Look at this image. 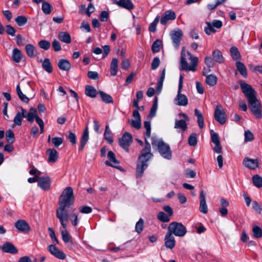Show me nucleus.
Listing matches in <instances>:
<instances>
[{
	"instance_id": "1",
	"label": "nucleus",
	"mask_w": 262,
	"mask_h": 262,
	"mask_svg": "<svg viewBox=\"0 0 262 262\" xmlns=\"http://www.w3.org/2000/svg\"><path fill=\"white\" fill-rule=\"evenodd\" d=\"M145 144V146L141 151L140 155L138 158L136 173L137 178L142 177L144 171L148 167L147 162L153 157V154L151 152L150 144L146 139Z\"/></svg>"
},
{
	"instance_id": "2",
	"label": "nucleus",
	"mask_w": 262,
	"mask_h": 262,
	"mask_svg": "<svg viewBox=\"0 0 262 262\" xmlns=\"http://www.w3.org/2000/svg\"><path fill=\"white\" fill-rule=\"evenodd\" d=\"M74 202L73 189L71 187H67L63 189L59 198V207L56 210L66 211V208L72 205Z\"/></svg>"
},
{
	"instance_id": "3",
	"label": "nucleus",
	"mask_w": 262,
	"mask_h": 262,
	"mask_svg": "<svg viewBox=\"0 0 262 262\" xmlns=\"http://www.w3.org/2000/svg\"><path fill=\"white\" fill-rule=\"evenodd\" d=\"M152 146L157 147L160 155L165 159L170 160L172 157V152L170 146L161 139H158L156 137L151 138Z\"/></svg>"
},
{
	"instance_id": "4",
	"label": "nucleus",
	"mask_w": 262,
	"mask_h": 262,
	"mask_svg": "<svg viewBox=\"0 0 262 262\" xmlns=\"http://www.w3.org/2000/svg\"><path fill=\"white\" fill-rule=\"evenodd\" d=\"M187 55L189 56V59L191 61V64L189 65L185 58V52L184 49H182L181 55V70H185L187 71L195 72L196 70V66L198 62V58L197 57L192 56L189 52H187Z\"/></svg>"
},
{
	"instance_id": "5",
	"label": "nucleus",
	"mask_w": 262,
	"mask_h": 262,
	"mask_svg": "<svg viewBox=\"0 0 262 262\" xmlns=\"http://www.w3.org/2000/svg\"><path fill=\"white\" fill-rule=\"evenodd\" d=\"M167 232L172 235L183 237L186 234L187 229L181 223L172 222L169 225Z\"/></svg>"
},
{
	"instance_id": "6",
	"label": "nucleus",
	"mask_w": 262,
	"mask_h": 262,
	"mask_svg": "<svg viewBox=\"0 0 262 262\" xmlns=\"http://www.w3.org/2000/svg\"><path fill=\"white\" fill-rule=\"evenodd\" d=\"M249 107L257 119L262 118L261 105L256 96L248 100Z\"/></svg>"
},
{
	"instance_id": "7",
	"label": "nucleus",
	"mask_w": 262,
	"mask_h": 262,
	"mask_svg": "<svg viewBox=\"0 0 262 262\" xmlns=\"http://www.w3.org/2000/svg\"><path fill=\"white\" fill-rule=\"evenodd\" d=\"M242 92L244 94L248 100L256 97V91L252 88V86L246 83L243 80L239 81Z\"/></svg>"
},
{
	"instance_id": "8",
	"label": "nucleus",
	"mask_w": 262,
	"mask_h": 262,
	"mask_svg": "<svg viewBox=\"0 0 262 262\" xmlns=\"http://www.w3.org/2000/svg\"><path fill=\"white\" fill-rule=\"evenodd\" d=\"M170 35L172 41L173 47L176 49H178L183 35L182 31L179 29L172 30L170 32Z\"/></svg>"
},
{
	"instance_id": "9",
	"label": "nucleus",
	"mask_w": 262,
	"mask_h": 262,
	"mask_svg": "<svg viewBox=\"0 0 262 262\" xmlns=\"http://www.w3.org/2000/svg\"><path fill=\"white\" fill-rule=\"evenodd\" d=\"M119 141L120 146L126 151H128V147L133 142L132 136L129 133L125 132L122 138L119 139Z\"/></svg>"
},
{
	"instance_id": "10",
	"label": "nucleus",
	"mask_w": 262,
	"mask_h": 262,
	"mask_svg": "<svg viewBox=\"0 0 262 262\" xmlns=\"http://www.w3.org/2000/svg\"><path fill=\"white\" fill-rule=\"evenodd\" d=\"M214 117L216 121L224 124L226 121V114L221 105H217L215 110Z\"/></svg>"
},
{
	"instance_id": "11",
	"label": "nucleus",
	"mask_w": 262,
	"mask_h": 262,
	"mask_svg": "<svg viewBox=\"0 0 262 262\" xmlns=\"http://www.w3.org/2000/svg\"><path fill=\"white\" fill-rule=\"evenodd\" d=\"M182 90H178L176 97L174 99V103L178 106H186L188 103L187 96L181 93Z\"/></svg>"
},
{
	"instance_id": "12",
	"label": "nucleus",
	"mask_w": 262,
	"mask_h": 262,
	"mask_svg": "<svg viewBox=\"0 0 262 262\" xmlns=\"http://www.w3.org/2000/svg\"><path fill=\"white\" fill-rule=\"evenodd\" d=\"M51 180L49 177H41L38 178V185L43 190H48L50 189Z\"/></svg>"
},
{
	"instance_id": "13",
	"label": "nucleus",
	"mask_w": 262,
	"mask_h": 262,
	"mask_svg": "<svg viewBox=\"0 0 262 262\" xmlns=\"http://www.w3.org/2000/svg\"><path fill=\"white\" fill-rule=\"evenodd\" d=\"M56 216L59 220L64 230H66L67 224L64 222L68 221L69 215L67 211L56 210Z\"/></svg>"
},
{
	"instance_id": "14",
	"label": "nucleus",
	"mask_w": 262,
	"mask_h": 262,
	"mask_svg": "<svg viewBox=\"0 0 262 262\" xmlns=\"http://www.w3.org/2000/svg\"><path fill=\"white\" fill-rule=\"evenodd\" d=\"M200 211L204 214H206L208 212V207L205 200V193L203 190L200 192Z\"/></svg>"
},
{
	"instance_id": "15",
	"label": "nucleus",
	"mask_w": 262,
	"mask_h": 262,
	"mask_svg": "<svg viewBox=\"0 0 262 262\" xmlns=\"http://www.w3.org/2000/svg\"><path fill=\"white\" fill-rule=\"evenodd\" d=\"M15 227L20 232H28L30 230V227L28 223L24 220H18L15 223Z\"/></svg>"
},
{
	"instance_id": "16",
	"label": "nucleus",
	"mask_w": 262,
	"mask_h": 262,
	"mask_svg": "<svg viewBox=\"0 0 262 262\" xmlns=\"http://www.w3.org/2000/svg\"><path fill=\"white\" fill-rule=\"evenodd\" d=\"M176 15L172 11H166L162 16L160 23L162 25H165L168 20L175 19Z\"/></svg>"
},
{
	"instance_id": "17",
	"label": "nucleus",
	"mask_w": 262,
	"mask_h": 262,
	"mask_svg": "<svg viewBox=\"0 0 262 262\" xmlns=\"http://www.w3.org/2000/svg\"><path fill=\"white\" fill-rule=\"evenodd\" d=\"M243 163L244 166L251 169H255L258 167V162L257 159L246 157L244 159Z\"/></svg>"
},
{
	"instance_id": "18",
	"label": "nucleus",
	"mask_w": 262,
	"mask_h": 262,
	"mask_svg": "<svg viewBox=\"0 0 262 262\" xmlns=\"http://www.w3.org/2000/svg\"><path fill=\"white\" fill-rule=\"evenodd\" d=\"M165 245L169 249H172L175 246L176 241L174 236L167 232L164 238Z\"/></svg>"
},
{
	"instance_id": "19",
	"label": "nucleus",
	"mask_w": 262,
	"mask_h": 262,
	"mask_svg": "<svg viewBox=\"0 0 262 262\" xmlns=\"http://www.w3.org/2000/svg\"><path fill=\"white\" fill-rule=\"evenodd\" d=\"M107 157L110 161L112 162L113 163H111L110 162L108 161H106L105 162V164L107 166H110L113 167L117 168L116 166V165L118 164L119 163V161L116 159L115 155L114 153L110 150L108 152L107 154Z\"/></svg>"
},
{
	"instance_id": "20",
	"label": "nucleus",
	"mask_w": 262,
	"mask_h": 262,
	"mask_svg": "<svg viewBox=\"0 0 262 262\" xmlns=\"http://www.w3.org/2000/svg\"><path fill=\"white\" fill-rule=\"evenodd\" d=\"M116 4L120 7L123 8L128 10L134 9V6L130 0H119L116 1Z\"/></svg>"
},
{
	"instance_id": "21",
	"label": "nucleus",
	"mask_w": 262,
	"mask_h": 262,
	"mask_svg": "<svg viewBox=\"0 0 262 262\" xmlns=\"http://www.w3.org/2000/svg\"><path fill=\"white\" fill-rule=\"evenodd\" d=\"M2 249L5 252L11 254H15L18 252L15 246L12 243L9 242L5 243L2 247Z\"/></svg>"
},
{
	"instance_id": "22",
	"label": "nucleus",
	"mask_w": 262,
	"mask_h": 262,
	"mask_svg": "<svg viewBox=\"0 0 262 262\" xmlns=\"http://www.w3.org/2000/svg\"><path fill=\"white\" fill-rule=\"evenodd\" d=\"M89 139V130L88 127L86 126L85 128V130H84L83 134L82 135L81 140H80V146L79 147V150L82 151L84 146H85L88 141Z\"/></svg>"
},
{
	"instance_id": "23",
	"label": "nucleus",
	"mask_w": 262,
	"mask_h": 262,
	"mask_svg": "<svg viewBox=\"0 0 262 262\" xmlns=\"http://www.w3.org/2000/svg\"><path fill=\"white\" fill-rule=\"evenodd\" d=\"M58 67L61 70L68 71L71 68V64L68 60L61 59L58 61Z\"/></svg>"
},
{
	"instance_id": "24",
	"label": "nucleus",
	"mask_w": 262,
	"mask_h": 262,
	"mask_svg": "<svg viewBox=\"0 0 262 262\" xmlns=\"http://www.w3.org/2000/svg\"><path fill=\"white\" fill-rule=\"evenodd\" d=\"M48 155V162L54 163L57 159V151L54 148H50L47 150Z\"/></svg>"
},
{
	"instance_id": "25",
	"label": "nucleus",
	"mask_w": 262,
	"mask_h": 262,
	"mask_svg": "<svg viewBox=\"0 0 262 262\" xmlns=\"http://www.w3.org/2000/svg\"><path fill=\"white\" fill-rule=\"evenodd\" d=\"M25 50L28 56L30 58L35 57L37 54L36 48L32 44H28L26 46Z\"/></svg>"
},
{
	"instance_id": "26",
	"label": "nucleus",
	"mask_w": 262,
	"mask_h": 262,
	"mask_svg": "<svg viewBox=\"0 0 262 262\" xmlns=\"http://www.w3.org/2000/svg\"><path fill=\"white\" fill-rule=\"evenodd\" d=\"M213 59L219 63H223L225 59L223 56L222 53L219 50H215L212 52Z\"/></svg>"
},
{
	"instance_id": "27",
	"label": "nucleus",
	"mask_w": 262,
	"mask_h": 262,
	"mask_svg": "<svg viewBox=\"0 0 262 262\" xmlns=\"http://www.w3.org/2000/svg\"><path fill=\"white\" fill-rule=\"evenodd\" d=\"M85 94L90 97L95 98L97 96V92L94 86L87 85L85 86Z\"/></svg>"
},
{
	"instance_id": "28",
	"label": "nucleus",
	"mask_w": 262,
	"mask_h": 262,
	"mask_svg": "<svg viewBox=\"0 0 262 262\" xmlns=\"http://www.w3.org/2000/svg\"><path fill=\"white\" fill-rule=\"evenodd\" d=\"M118 68V60L116 58H114L112 59L110 66V72L112 76H114L117 74Z\"/></svg>"
},
{
	"instance_id": "29",
	"label": "nucleus",
	"mask_w": 262,
	"mask_h": 262,
	"mask_svg": "<svg viewBox=\"0 0 262 262\" xmlns=\"http://www.w3.org/2000/svg\"><path fill=\"white\" fill-rule=\"evenodd\" d=\"M59 39L66 43L71 42V38L70 34L67 32H60L58 34Z\"/></svg>"
},
{
	"instance_id": "30",
	"label": "nucleus",
	"mask_w": 262,
	"mask_h": 262,
	"mask_svg": "<svg viewBox=\"0 0 262 262\" xmlns=\"http://www.w3.org/2000/svg\"><path fill=\"white\" fill-rule=\"evenodd\" d=\"M174 127L177 129H181L184 132L187 128V124L185 120L176 119Z\"/></svg>"
},
{
	"instance_id": "31",
	"label": "nucleus",
	"mask_w": 262,
	"mask_h": 262,
	"mask_svg": "<svg viewBox=\"0 0 262 262\" xmlns=\"http://www.w3.org/2000/svg\"><path fill=\"white\" fill-rule=\"evenodd\" d=\"M236 67L240 74L245 78L247 77V70L243 63L239 61L236 62Z\"/></svg>"
},
{
	"instance_id": "32",
	"label": "nucleus",
	"mask_w": 262,
	"mask_h": 262,
	"mask_svg": "<svg viewBox=\"0 0 262 262\" xmlns=\"http://www.w3.org/2000/svg\"><path fill=\"white\" fill-rule=\"evenodd\" d=\"M22 54L20 51L17 49L15 48L13 50L12 58L13 60L16 62L18 63L21 59Z\"/></svg>"
},
{
	"instance_id": "33",
	"label": "nucleus",
	"mask_w": 262,
	"mask_h": 262,
	"mask_svg": "<svg viewBox=\"0 0 262 262\" xmlns=\"http://www.w3.org/2000/svg\"><path fill=\"white\" fill-rule=\"evenodd\" d=\"M230 51L231 56L234 60H237V61L241 59L240 53L236 47H232Z\"/></svg>"
},
{
	"instance_id": "34",
	"label": "nucleus",
	"mask_w": 262,
	"mask_h": 262,
	"mask_svg": "<svg viewBox=\"0 0 262 262\" xmlns=\"http://www.w3.org/2000/svg\"><path fill=\"white\" fill-rule=\"evenodd\" d=\"M194 115L197 117V121L200 128L204 127V117L200 111L198 109L194 110Z\"/></svg>"
},
{
	"instance_id": "35",
	"label": "nucleus",
	"mask_w": 262,
	"mask_h": 262,
	"mask_svg": "<svg viewBox=\"0 0 262 262\" xmlns=\"http://www.w3.org/2000/svg\"><path fill=\"white\" fill-rule=\"evenodd\" d=\"M16 92L19 98L21 101L26 103H28L30 99L26 96V95L23 93L19 84H18L16 86Z\"/></svg>"
},
{
	"instance_id": "36",
	"label": "nucleus",
	"mask_w": 262,
	"mask_h": 262,
	"mask_svg": "<svg viewBox=\"0 0 262 262\" xmlns=\"http://www.w3.org/2000/svg\"><path fill=\"white\" fill-rule=\"evenodd\" d=\"M42 68L49 73H51L53 71L52 66L49 58L45 59L42 64Z\"/></svg>"
},
{
	"instance_id": "37",
	"label": "nucleus",
	"mask_w": 262,
	"mask_h": 262,
	"mask_svg": "<svg viewBox=\"0 0 262 262\" xmlns=\"http://www.w3.org/2000/svg\"><path fill=\"white\" fill-rule=\"evenodd\" d=\"M99 94L102 101L105 103H113V99L112 96L102 91H99Z\"/></svg>"
},
{
	"instance_id": "38",
	"label": "nucleus",
	"mask_w": 262,
	"mask_h": 262,
	"mask_svg": "<svg viewBox=\"0 0 262 262\" xmlns=\"http://www.w3.org/2000/svg\"><path fill=\"white\" fill-rule=\"evenodd\" d=\"M36 113H37V111H36V108L31 107L30 109L29 112L28 113V114L27 115L28 117L27 118L28 121L29 122L32 123L34 121V118L36 119V117H38L37 116Z\"/></svg>"
},
{
	"instance_id": "39",
	"label": "nucleus",
	"mask_w": 262,
	"mask_h": 262,
	"mask_svg": "<svg viewBox=\"0 0 262 262\" xmlns=\"http://www.w3.org/2000/svg\"><path fill=\"white\" fill-rule=\"evenodd\" d=\"M206 82L210 86H214L217 82V77L212 74L206 76Z\"/></svg>"
},
{
	"instance_id": "40",
	"label": "nucleus",
	"mask_w": 262,
	"mask_h": 262,
	"mask_svg": "<svg viewBox=\"0 0 262 262\" xmlns=\"http://www.w3.org/2000/svg\"><path fill=\"white\" fill-rule=\"evenodd\" d=\"M157 219L163 223H168L170 220V216L162 211L159 212L158 213Z\"/></svg>"
},
{
	"instance_id": "41",
	"label": "nucleus",
	"mask_w": 262,
	"mask_h": 262,
	"mask_svg": "<svg viewBox=\"0 0 262 262\" xmlns=\"http://www.w3.org/2000/svg\"><path fill=\"white\" fill-rule=\"evenodd\" d=\"M104 136L105 139L107 141L108 143L112 144L113 142V139L111 136V131L109 129L108 125L105 126Z\"/></svg>"
},
{
	"instance_id": "42",
	"label": "nucleus",
	"mask_w": 262,
	"mask_h": 262,
	"mask_svg": "<svg viewBox=\"0 0 262 262\" xmlns=\"http://www.w3.org/2000/svg\"><path fill=\"white\" fill-rule=\"evenodd\" d=\"M252 182L257 187H262V178L258 174L254 175L252 178Z\"/></svg>"
},
{
	"instance_id": "43",
	"label": "nucleus",
	"mask_w": 262,
	"mask_h": 262,
	"mask_svg": "<svg viewBox=\"0 0 262 262\" xmlns=\"http://www.w3.org/2000/svg\"><path fill=\"white\" fill-rule=\"evenodd\" d=\"M165 73L166 70L165 69H164L162 70L160 79L157 83V91H160L161 90L165 76Z\"/></svg>"
},
{
	"instance_id": "44",
	"label": "nucleus",
	"mask_w": 262,
	"mask_h": 262,
	"mask_svg": "<svg viewBox=\"0 0 262 262\" xmlns=\"http://www.w3.org/2000/svg\"><path fill=\"white\" fill-rule=\"evenodd\" d=\"M42 4V10L46 14H49L51 12L52 6L47 2L43 1Z\"/></svg>"
},
{
	"instance_id": "45",
	"label": "nucleus",
	"mask_w": 262,
	"mask_h": 262,
	"mask_svg": "<svg viewBox=\"0 0 262 262\" xmlns=\"http://www.w3.org/2000/svg\"><path fill=\"white\" fill-rule=\"evenodd\" d=\"M162 45V41L160 39H157L155 40L151 47V50L153 53H157L159 52L160 51V47Z\"/></svg>"
},
{
	"instance_id": "46",
	"label": "nucleus",
	"mask_w": 262,
	"mask_h": 262,
	"mask_svg": "<svg viewBox=\"0 0 262 262\" xmlns=\"http://www.w3.org/2000/svg\"><path fill=\"white\" fill-rule=\"evenodd\" d=\"M144 221L142 218H140L139 221L136 223L135 226V230L138 233H141L143 229Z\"/></svg>"
},
{
	"instance_id": "47",
	"label": "nucleus",
	"mask_w": 262,
	"mask_h": 262,
	"mask_svg": "<svg viewBox=\"0 0 262 262\" xmlns=\"http://www.w3.org/2000/svg\"><path fill=\"white\" fill-rule=\"evenodd\" d=\"M206 24L207 26L204 28V31L206 34L209 35L212 33H214L216 32V30L214 29L211 23L206 22Z\"/></svg>"
},
{
	"instance_id": "48",
	"label": "nucleus",
	"mask_w": 262,
	"mask_h": 262,
	"mask_svg": "<svg viewBox=\"0 0 262 262\" xmlns=\"http://www.w3.org/2000/svg\"><path fill=\"white\" fill-rule=\"evenodd\" d=\"M22 120L23 117L21 116L20 113H17L13 119L14 124L12 125V127H13L15 125L20 126L21 125Z\"/></svg>"
},
{
	"instance_id": "49",
	"label": "nucleus",
	"mask_w": 262,
	"mask_h": 262,
	"mask_svg": "<svg viewBox=\"0 0 262 262\" xmlns=\"http://www.w3.org/2000/svg\"><path fill=\"white\" fill-rule=\"evenodd\" d=\"M252 232L254 236L256 238H260L262 236L261 229L259 226L257 225H254L253 227Z\"/></svg>"
},
{
	"instance_id": "50",
	"label": "nucleus",
	"mask_w": 262,
	"mask_h": 262,
	"mask_svg": "<svg viewBox=\"0 0 262 262\" xmlns=\"http://www.w3.org/2000/svg\"><path fill=\"white\" fill-rule=\"evenodd\" d=\"M188 141L190 146H195L197 144L196 134L195 133L191 134L188 138Z\"/></svg>"
},
{
	"instance_id": "51",
	"label": "nucleus",
	"mask_w": 262,
	"mask_h": 262,
	"mask_svg": "<svg viewBox=\"0 0 262 262\" xmlns=\"http://www.w3.org/2000/svg\"><path fill=\"white\" fill-rule=\"evenodd\" d=\"M158 108V103L157 98H155V100L152 104V106L150 109V113L148 117L150 118H152L155 115L156 113Z\"/></svg>"
},
{
	"instance_id": "52",
	"label": "nucleus",
	"mask_w": 262,
	"mask_h": 262,
	"mask_svg": "<svg viewBox=\"0 0 262 262\" xmlns=\"http://www.w3.org/2000/svg\"><path fill=\"white\" fill-rule=\"evenodd\" d=\"M15 22L19 26H24L27 22V18L24 16H18L15 18Z\"/></svg>"
},
{
	"instance_id": "53",
	"label": "nucleus",
	"mask_w": 262,
	"mask_h": 262,
	"mask_svg": "<svg viewBox=\"0 0 262 262\" xmlns=\"http://www.w3.org/2000/svg\"><path fill=\"white\" fill-rule=\"evenodd\" d=\"M61 236L62 240L66 243L70 242L72 239V237L69 234L68 231L67 230H62L61 231Z\"/></svg>"
},
{
	"instance_id": "54",
	"label": "nucleus",
	"mask_w": 262,
	"mask_h": 262,
	"mask_svg": "<svg viewBox=\"0 0 262 262\" xmlns=\"http://www.w3.org/2000/svg\"><path fill=\"white\" fill-rule=\"evenodd\" d=\"M38 45L40 48L43 49L45 50H48L51 46L50 42L46 40H40L38 42Z\"/></svg>"
},
{
	"instance_id": "55",
	"label": "nucleus",
	"mask_w": 262,
	"mask_h": 262,
	"mask_svg": "<svg viewBox=\"0 0 262 262\" xmlns=\"http://www.w3.org/2000/svg\"><path fill=\"white\" fill-rule=\"evenodd\" d=\"M6 138L8 142L12 143L14 141V134L13 132L9 129L6 132Z\"/></svg>"
},
{
	"instance_id": "56",
	"label": "nucleus",
	"mask_w": 262,
	"mask_h": 262,
	"mask_svg": "<svg viewBox=\"0 0 262 262\" xmlns=\"http://www.w3.org/2000/svg\"><path fill=\"white\" fill-rule=\"evenodd\" d=\"M144 126L146 129L145 136L147 138L150 137L151 126L150 121H146L144 122Z\"/></svg>"
},
{
	"instance_id": "57",
	"label": "nucleus",
	"mask_w": 262,
	"mask_h": 262,
	"mask_svg": "<svg viewBox=\"0 0 262 262\" xmlns=\"http://www.w3.org/2000/svg\"><path fill=\"white\" fill-rule=\"evenodd\" d=\"M52 142L56 147H59L63 143V139L60 137H54L52 139Z\"/></svg>"
},
{
	"instance_id": "58",
	"label": "nucleus",
	"mask_w": 262,
	"mask_h": 262,
	"mask_svg": "<svg viewBox=\"0 0 262 262\" xmlns=\"http://www.w3.org/2000/svg\"><path fill=\"white\" fill-rule=\"evenodd\" d=\"M245 141L250 142L254 139V136L250 130H246L244 133Z\"/></svg>"
},
{
	"instance_id": "59",
	"label": "nucleus",
	"mask_w": 262,
	"mask_h": 262,
	"mask_svg": "<svg viewBox=\"0 0 262 262\" xmlns=\"http://www.w3.org/2000/svg\"><path fill=\"white\" fill-rule=\"evenodd\" d=\"M68 133L69 134L67 136L68 139L72 144H75L76 143V135L70 131H69Z\"/></svg>"
},
{
	"instance_id": "60",
	"label": "nucleus",
	"mask_w": 262,
	"mask_h": 262,
	"mask_svg": "<svg viewBox=\"0 0 262 262\" xmlns=\"http://www.w3.org/2000/svg\"><path fill=\"white\" fill-rule=\"evenodd\" d=\"M211 141L214 144L220 143L219 137L217 133L211 130Z\"/></svg>"
},
{
	"instance_id": "61",
	"label": "nucleus",
	"mask_w": 262,
	"mask_h": 262,
	"mask_svg": "<svg viewBox=\"0 0 262 262\" xmlns=\"http://www.w3.org/2000/svg\"><path fill=\"white\" fill-rule=\"evenodd\" d=\"M205 63L209 68H213L214 65L213 59L212 58V57L209 56H206L205 57Z\"/></svg>"
},
{
	"instance_id": "62",
	"label": "nucleus",
	"mask_w": 262,
	"mask_h": 262,
	"mask_svg": "<svg viewBox=\"0 0 262 262\" xmlns=\"http://www.w3.org/2000/svg\"><path fill=\"white\" fill-rule=\"evenodd\" d=\"M160 63V60L159 57H156L154 58L151 62V69L153 70H156Z\"/></svg>"
},
{
	"instance_id": "63",
	"label": "nucleus",
	"mask_w": 262,
	"mask_h": 262,
	"mask_svg": "<svg viewBox=\"0 0 262 262\" xmlns=\"http://www.w3.org/2000/svg\"><path fill=\"white\" fill-rule=\"evenodd\" d=\"M52 47L55 52H58L61 50V47L59 42L56 39H54L52 42Z\"/></svg>"
},
{
	"instance_id": "64",
	"label": "nucleus",
	"mask_w": 262,
	"mask_h": 262,
	"mask_svg": "<svg viewBox=\"0 0 262 262\" xmlns=\"http://www.w3.org/2000/svg\"><path fill=\"white\" fill-rule=\"evenodd\" d=\"M6 32L8 34L10 35L11 36L15 35L16 31H15V29L11 25H7L6 26Z\"/></svg>"
}]
</instances>
